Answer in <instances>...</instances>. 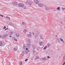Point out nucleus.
<instances>
[{
  "instance_id": "nucleus-1",
  "label": "nucleus",
  "mask_w": 65,
  "mask_h": 65,
  "mask_svg": "<svg viewBox=\"0 0 65 65\" xmlns=\"http://www.w3.org/2000/svg\"><path fill=\"white\" fill-rule=\"evenodd\" d=\"M19 6V7H23L24 6V4L22 3H19L18 5Z\"/></svg>"
},
{
  "instance_id": "nucleus-2",
  "label": "nucleus",
  "mask_w": 65,
  "mask_h": 65,
  "mask_svg": "<svg viewBox=\"0 0 65 65\" xmlns=\"http://www.w3.org/2000/svg\"><path fill=\"white\" fill-rule=\"evenodd\" d=\"M43 4H42L41 3H39L38 4V6L39 7H42L43 6Z\"/></svg>"
},
{
  "instance_id": "nucleus-3",
  "label": "nucleus",
  "mask_w": 65,
  "mask_h": 65,
  "mask_svg": "<svg viewBox=\"0 0 65 65\" xmlns=\"http://www.w3.org/2000/svg\"><path fill=\"white\" fill-rule=\"evenodd\" d=\"M34 1L37 4H38L39 3V1L38 0H34Z\"/></svg>"
},
{
  "instance_id": "nucleus-4",
  "label": "nucleus",
  "mask_w": 65,
  "mask_h": 65,
  "mask_svg": "<svg viewBox=\"0 0 65 65\" xmlns=\"http://www.w3.org/2000/svg\"><path fill=\"white\" fill-rule=\"evenodd\" d=\"M7 37V35L5 34L3 35L2 37V38H4V39H5L6 37Z\"/></svg>"
},
{
  "instance_id": "nucleus-5",
  "label": "nucleus",
  "mask_w": 65,
  "mask_h": 65,
  "mask_svg": "<svg viewBox=\"0 0 65 65\" xmlns=\"http://www.w3.org/2000/svg\"><path fill=\"white\" fill-rule=\"evenodd\" d=\"M12 3L14 5H18V3L16 2H12Z\"/></svg>"
},
{
  "instance_id": "nucleus-6",
  "label": "nucleus",
  "mask_w": 65,
  "mask_h": 65,
  "mask_svg": "<svg viewBox=\"0 0 65 65\" xmlns=\"http://www.w3.org/2000/svg\"><path fill=\"white\" fill-rule=\"evenodd\" d=\"M62 21L64 22H65V15H64L63 16V17L62 19Z\"/></svg>"
},
{
  "instance_id": "nucleus-7",
  "label": "nucleus",
  "mask_w": 65,
  "mask_h": 65,
  "mask_svg": "<svg viewBox=\"0 0 65 65\" xmlns=\"http://www.w3.org/2000/svg\"><path fill=\"white\" fill-rule=\"evenodd\" d=\"M27 30L26 29H24L23 32L24 33H26V32H27Z\"/></svg>"
},
{
  "instance_id": "nucleus-8",
  "label": "nucleus",
  "mask_w": 65,
  "mask_h": 65,
  "mask_svg": "<svg viewBox=\"0 0 65 65\" xmlns=\"http://www.w3.org/2000/svg\"><path fill=\"white\" fill-rule=\"evenodd\" d=\"M45 10H49V8L47 7H45Z\"/></svg>"
},
{
  "instance_id": "nucleus-9",
  "label": "nucleus",
  "mask_w": 65,
  "mask_h": 65,
  "mask_svg": "<svg viewBox=\"0 0 65 65\" xmlns=\"http://www.w3.org/2000/svg\"><path fill=\"white\" fill-rule=\"evenodd\" d=\"M30 46H31V44H28V45H27V47H28V48H29V47H30Z\"/></svg>"
},
{
  "instance_id": "nucleus-10",
  "label": "nucleus",
  "mask_w": 65,
  "mask_h": 65,
  "mask_svg": "<svg viewBox=\"0 0 65 65\" xmlns=\"http://www.w3.org/2000/svg\"><path fill=\"white\" fill-rule=\"evenodd\" d=\"M28 4L29 5V6H31L32 5V3L30 2H28Z\"/></svg>"
},
{
  "instance_id": "nucleus-11",
  "label": "nucleus",
  "mask_w": 65,
  "mask_h": 65,
  "mask_svg": "<svg viewBox=\"0 0 65 65\" xmlns=\"http://www.w3.org/2000/svg\"><path fill=\"white\" fill-rule=\"evenodd\" d=\"M16 35L17 37H19V36H20V34H19V33H17L16 34Z\"/></svg>"
},
{
  "instance_id": "nucleus-12",
  "label": "nucleus",
  "mask_w": 65,
  "mask_h": 65,
  "mask_svg": "<svg viewBox=\"0 0 65 65\" xmlns=\"http://www.w3.org/2000/svg\"><path fill=\"white\" fill-rule=\"evenodd\" d=\"M13 50L14 51H16L17 50V48H15L13 49Z\"/></svg>"
},
{
  "instance_id": "nucleus-13",
  "label": "nucleus",
  "mask_w": 65,
  "mask_h": 65,
  "mask_svg": "<svg viewBox=\"0 0 65 65\" xmlns=\"http://www.w3.org/2000/svg\"><path fill=\"white\" fill-rule=\"evenodd\" d=\"M27 35L28 37H31V35L29 34H28Z\"/></svg>"
},
{
  "instance_id": "nucleus-14",
  "label": "nucleus",
  "mask_w": 65,
  "mask_h": 65,
  "mask_svg": "<svg viewBox=\"0 0 65 65\" xmlns=\"http://www.w3.org/2000/svg\"><path fill=\"white\" fill-rule=\"evenodd\" d=\"M50 44H48L47 45V47H49V46H50Z\"/></svg>"
},
{
  "instance_id": "nucleus-15",
  "label": "nucleus",
  "mask_w": 65,
  "mask_h": 65,
  "mask_svg": "<svg viewBox=\"0 0 65 65\" xmlns=\"http://www.w3.org/2000/svg\"><path fill=\"white\" fill-rule=\"evenodd\" d=\"M21 55L23 56H24V52H23L21 53Z\"/></svg>"
},
{
  "instance_id": "nucleus-16",
  "label": "nucleus",
  "mask_w": 65,
  "mask_h": 65,
  "mask_svg": "<svg viewBox=\"0 0 65 65\" xmlns=\"http://www.w3.org/2000/svg\"><path fill=\"white\" fill-rule=\"evenodd\" d=\"M29 2H28V1H26V4H28L29 3Z\"/></svg>"
},
{
  "instance_id": "nucleus-17",
  "label": "nucleus",
  "mask_w": 65,
  "mask_h": 65,
  "mask_svg": "<svg viewBox=\"0 0 65 65\" xmlns=\"http://www.w3.org/2000/svg\"><path fill=\"white\" fill-rule=\"evenodd\" d=\"M65 59V55L63 56V61H64V59Z\"/></svg>"
},
{
  "instance_id": "nucleus-18",
  "label": "nucleus",
  "mask_w": 65,
  "mask_h": 65,
  "mask_svg": "<svg viewBox=\"0 0 65 65\" xmlns=\"http://www.w3.org/2000/svg\"><path fill=\"white\" fill-rule=\"evenodd\" d=\"M36 58L37 59H39V57L38 56H36Z\"/></svg>"
},
{
  "instance_id": "nucleus-19",
  "label": "nucleus",
  "mask_w": 65,
  "mask_h": 65,
  "mask_svg": "<svg viewBox=\"0 0 65 65\" xmlns=\"http://www.w3.org/2000/svg\"><path fill=\"white\" fill-rule=\"evenodd\" d=\"M57 9H58V10H60V7H58L57 8Z\"/></svg>"
},
{
  "instance_id": "nucleus-20",
  "label": "nucleus",
  "mask_w": 65,
  "mask_h": 65,
  "mask_svg": "<svg viewBox=\"0 0 65 65\" xmlns=\"http://www.w3.org/2000/svg\"><path fill=\"white\" fill-rule=\"evenodd\" d=\"M62 10H65V8H62Z\"/></svg>"
},
{
  "instance_id": "nucleus-21",
  "label": "nucleus",
  "mask_w": 65,
  "mask_h": 65,
  "mask_svg": "<svg viewBox=\"0 0 65 65\" xmlns=\"http://www.w3.org/2000/svg\"><path fill=\"white\" fill-rule=\"evenodd\" d=\"M35 33H38V31L37 30H36V31H35Z\"/></svg>"
},
{
  "instance_id": "nucleus-22",
  "label": "nucleus",
  "mask_w": 65,
  "mask_h": 65,
  "mask_svg": "<svg viewBox=\"0 0 65 65\" xmlns=\"http://www.w3.org/2000/svg\"><path fill=\"white\" fill-rule=\"evenodd\" d=\"M2 43H0V46H2Z\"/></svg>"
},
{
  "instance_id": "nucleus-23",
  "label": "nucleus",
  "mask_w": 65,
  "mask_h": 65,
  "mask_svg": "<svg viewBox=\"0 0 65 65\" xmlns=\"http://www.w3.org/2000/svg\"><path fill=\"white\" fill-rule=\"evenodd\" d=\"M39 43L40 45H41V44H42V43L41 42H40Z\"/></svg>"
},
{
  "instance_id": "nucleus-24",
  "label": "nucleus",
  "mask_w": 65,
  "mask_h": 65,
  "mask_svg": "<svg viewBox=\"0 0 65 65\" xmlns=\"http://www.w3.org/2000/svg\"><path fill=\"white\" fill-rule=\"evenodd\" d=\"M6 26H4L3 28V29H6Z\"/></svg>"
},
{
  "instance_id": "nucleus-25",
  "label": "nucleus",
  "mask_w": 65,
  "mask_h": 65,
  "mask_svg": "<svg viewBox=\"0 0 65 65\" xmlns=\"http://www.w3.org/2000/svg\"><path fill=\"white\" fill-rule=\"evenodd\" d=\"M46 48V46H45L44 48V50H45Z\"/></svg>"
},
{
  "instance_id": "nucleus-26",
  "label": "nucleus",
  "mask_w": 65,
  "mask_h": 65,
  "mask_svg": "<svg viewBox=\"0 0 65 65\" xmlns=\"http://www.w3.org/2000/svg\"><path fill=\"white\" fill-rule=\"evenodd\" d=\"M60 39L61 41H63V40L61 38H60Z\"/></svg>"
},
{
  "instance_id": "nucleus-27",
  "label": "nucleus",
  "mask_w": 65,
  "mask_h": 65,
  "mask_svg": "<svg viewBox=\"0 0 65 65\" xmlns=\"http://www.w3.org/2000/svg\"><path fill=\"white\" fill-rule=\"evenodd\" d=\"M57 10H53V11H57Z\"/></svg>"
},
{
  "instance_id": "nucleus-28",
  "label": "nucleus",
  "mask_w": 65,
  "mask_h": 65,
  "mask_svg": "<svg viewBox=\"0 0 65 65\" xmlns=\"http://www.w3.org/2000/svg\"><path fill=\"white\" fill-rule=\"evenodd\" d=\"M0 16L2 17H3V15H0Z\"/></svg>"
},
{
  "instance_id": "nucleus-29",
  "label": "nucleus",
  "mask_w": 65,
  "mask_h": 65,
  "mask_svg": "<svg viewBox=\"0 0 65 65\" xmlns=\"http://www.w3.org/2000/svg\"><path fill=\"white\" fill-rule=\"evenodd\" d=\"M20 63L21 64V65H22V61H20Z\"/></svg>"
},
{
  "instance_id": "nucleus-30",
  "label": "nucleus",
  "mask_w": 65,
  "mask_h": 65,
  "mask_svg": "<svg viewBox=\"0 0 65 65\" xmlns=\"http://www.w3.org/2000/svg\"><path fill=\"white\" fill-rule=\"evenodd\" d=\"M65 62H64L62 64V65H65Z\"/></svg>"
},
{
  "instance_id": "nucleus-31",
  "label": "nucleus",
  "mask_w": 65,
  "mask_h": 65,
  "mask_svg": "<svg viewBox=\"0 0 65 65\" xmlns=\"http://www.w3.org/2000/svg\"><path fill=\"white\" fill-rule=\"evenodd\" d=\"M28 59H25V61L26 62V61H27L28 60Z\"/></svg>"
},
{
  "instance_id": "nucleus-32",
  "label": "nucleus",
  "mask_w": 65,
  "mask_h": 65,
  "mask_svg": "<svg viewBox=\"0 0 65 65\" xmlns=\"http://www.w3.org/2000/svg\"><path fill=\"white\" fill-rule=\"evenodd\" d=\"M26 7H24V9H26Z\"/></svg>"
},
{
  "instance_id": "nucleus-33",
  "label": "nucleus",
  "mask_w": 65,
  "mask_h": 65,
  "mask_svg": "<svg viewBox=\"0 0 65 65\" xmlns=\"http://www.w3.org/2000/svg\"><path fill=\"white\" fill-rule=\"evenodd\" d=\"M8 19H9V20H10V18H9V17H8Z\"/></svg>"
},
{
  "instance_id": "nucleus-34",
  "label": "nucleus",
  "mask_w": 65,
  "mask_h": 65,
  "mask_svg": "<svg viewBox=\"0 0 65 65\" xmlns=\"http://www.w3.org/2000/svg\"><path fill=\"white\" fill-rule=\"evenodd\" d=\"M41 39H43V38H42V36L41 37Z\"/></svg>"
},
{
  "instance_id": "nucleus-35",
  "label": "nucleus",
  "mask_w": 65,
  "mask_h": 65,
  "mask_svg": "<svg viewBox=\"0 0 65 65\" xmlns=\"http://www.w3.org/2000/svg\"><path fill=\"white\" fill-rule=\"evenodd\" d=\"M14 40L16 41H17V40L16 39H14Z\"/></svg>"
},
{
  "instance_id": "nucleus-36",
  "label": "nucleus",
  "mask_w": 65,
  "mask_h": 65,
  "mask_svg": "<svg viewBox=\"0 0 65 65\" xmlns=\"http://www.w3.org/2000/svg\"><path fill=\"white\" fill-rule=\"evenodd\" d=\"M47 58H50V56H48L47 57Z\"/></svg>"
},
{
  "instance_id": "nucleus-37",
  "label": "nucleus",
  "mask_w": 65,
  "mask_h": 65,
  "mask_svg": "<svg viewBox=\"0 0 65 65\" xmlns=\"http://www.w3.org/2000/svg\"><path fill=\"white\" fill-rule=\"evenodd\" d=\"M2 37V36L0 35V37Z\"/></svg>"
},
{
  "instance_id": "nucleus-38",
  "label": "nucleus",
  "mask_w": 65,
  "mask_h": 65,
  "mask_svg": "<svg viewBox=\"0 0 65 65\" xmlns=\"http://www.w3.org/2000/svg\"><path fill=\"white\" fill-rule=\"evenodd\" d=\"M28 50V49L27 48H26V50Z\"/></svg>"
},
{
  "instance_id": "nucleus-39",
  "label": "nucleus",
  "mask_w": 65,
  "mask_h": 65,
  "mask_svg": "<svg viewBox=\"0 0 65 65\" xmlns=\"http://www.w3.org/2000/svg\"><path fill=\"white\" fill-rule=\"evenodd\" d=\"M8 16H7V17H6V18H8Z\"/></svg>"
},
{
  "instance_id": "nucleus-40",
  "label": "nucleus",
  "mask_w": 65,
  "mask_h": 65,
  "mask_svg": "<svg viewBox=\"0 0 65 65\" xmlns=\"http://www.w3.org/2000/svg\"><path fill=\"white\" fill-rule=\"evenodd\" d=\"M35 60H37V58H36L35 59Z\"/></svg>"
},
{
  "instance_id": "nucleus-41",
  "label": "nucleus",
  "mask_w": 65,
  "mask_h": 65,
  "mask_svg": "<svg viewBox=\"0 0 65 65\" xmlns=\"http://www.w3.org/2000/svg\"><path fill=\"white\" fill-rule=\"evenodd\" d=\"M6 30H7V29H5V31H6Z\"/></svg>"
},
{
  "instance_id": "nucleus-42",
  "label": "nucleus",
  "mask_w": 65,
  "mask_h": 65,
  "mask_svg": "<svg viewBox=\"0 0 65 65\" xmlns=\"http://www.w3.org/2000/svg\"><path fill=\"white\" fill-rule=\"evenodd\" d=\"M11 34H13V33H11Z\"/></svg>"
},
{
  "instance_id": "nucleus-43",
  "label": "nucleus",
  "mask_w": 65,
  "mask_h": 65,
  "mask_svg": "<svg viewBox=\"0 0 65 65\" xmlns=\"http://www.w3.org/2000/svg\"><path fill=\"white\" fill-rule=\"evenodd\" d=\"M24 22H23L22 23V24H24Z\"/></svg>"
},
{
  "instance_id": "nucleus-44",
  "label": "nucleus",
  "mask_w": 65,
  "mask_h": 65,
  "mask_svg": "<svg viewBox=\"0 0 65 65\" xmlns=\"http://www.w3.org/2000/svg\"><path fill=\"white\" fill-rule=\"evenodd\" d=\"M7 29V30H8V28H7V29Z\"/></svg>"
},
{
  "instance_id": "nucleus-45",
  "label": "nucleus",
  "mask_w": 65,
  "mask_h": 65,
  "mask_svg": "<svg viewBox=\"0 0 65 65\" xmlns=\"http://www.w3.org/2000/svg\"><path fill=\"white\" fill-rule=\"evenodd\" d=\"M56 37H58V36H56Z\"/></svg>"
},
{
  "instance_id": "nucleus-46",
  "label": "nucleus",
  "mask_w": 65,
  "mask_h": 65,
  "mask_svg": "<svg viewBox=\"0 0 65 65\" xmlns=\"http://www.w3.org/2000/svg\"><path fill=\"white\" fill-rule=\"evenodd\" d=\"M10 37H11V36H10Z\"/></svg>"
},
{
  "instance_id": "nucleus-47",
  "label": "nucleus",
  "mask_w": 65,
  "mask_h": 65,
  "mask_svg": "<svg viewBox=\"0 0 65 65\" xmlns=\"http://www.w3.org/2000/svg\"><path fill=\"white\" fill-rule=\"evenodd\" d=\"M61 24H62V23H61Z\"/></svg>"
},
{
  "instance_id": "nucleus-48",
  "label": "nucleus",
  "mask_w": 65,
  "mask_h": 65,
  "mask_svg": "<svg viewBox=\"0 0 65 65\" xmlns=\"http://www.w3.org/2000/svg\"><path fill=\"white\" fill-rule=\"evenodd\" d=\"M11 33H12V32H11Z\"/></svg>"
},
{
  "instance_id": "nucleus-49",
  "label": "nucleus",
  "mask_w": 65,
  "mask_h": 65,
  "mask_svg": "<svg viewBox=\"0 0 65 65\" xmlns=\"http://www.w3.org/2000/svg\"><path fill=\"white\" fill-rule=\"evenodd\" d=\"M28 52H29V50H28Z\"/></svg>"
},
{
  "instance_id": "nucleus-50",
  "label": "nucleus",
  "mask_w": 65,
  "mask_h": 65,
  "mask_svg": "<svg viewBox=\"0 0 65 65\" xmlns=\"http://www.w3.org/2000/svg\"><path fill=\"white\" fill-rule=\"evenodd\" d=\"M32 59V60H33V59Z\"/></svg>"
},
{
  "instance_id": "nucleus-51",
  "label": "nucleus",
  "mask_w": 65,
  "mask_h": 65,
  "mask_svg": "<svg viewBox=\"0 0 65 65\" xmlns=\"http://www.w3.org/2000/svg\"><path fill=\"white\" fill-rule=\"evenodd\" d=\"M64 28H65V27H64Z\"/></svg>"
},
{
  "instance_id": "nucleus-52",
  "label": "nucleus",
  "mask_w": 65,
  "mask_h": 65,
  "mask_svg": "<svg viewBox=\"0 0 65 65\" xmlns=\"http://www.w3.org/2000/svg\"><path fill=\"white\" fill-rule=\"evenodd\" d=\"M33 34H34V33H33Z\"/></svg>"
},
{
  "instance_id": "nucleus-53",
  "label": "nucleus",
  "mask_w": 65,
  "mask_h": 65,
  "mask_svg": "<svg viewBox=\"0 0 65 65\" xmlns=\"http://www.w3.org/2000/svg\"><path fill=\"white\" fill-rule=\"evenodd\" d=\"M32 33H33V32H32Z\"/></svg>"
},
{
  "instance_id": "nucleus-54",
  "label": "nucleus",
  "mask_w": 65,
  "mask_h": 65,
  "mask_svg": "<svg viewBox=\"0 0 65 65\" xmlns=\"http://www.w3.org/2000/svg\"><path fill=\"white\" fill-rule=\"evenodd\" d=\"M30 33H31V32H30Z\"/></svg>"
}]
</instances>
